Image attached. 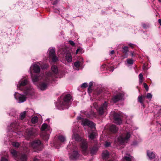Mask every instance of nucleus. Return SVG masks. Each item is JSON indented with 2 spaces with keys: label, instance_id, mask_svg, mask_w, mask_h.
<instances>
[{
  "label": "nucleus",
  "instance_id": "f257e3e1",
  "mask_svg": "<svg viewBox=\"0 0 161 161\" xmlns=\"http://www.w3.org/2000/svg\"><path fill=\"white\" fill-rule=\"evenodd\" d=\"M31 69H32L35 73H38L40 71V66L37 64H34L31 67L30 71L33 82L34 84H36L37 83L36 82L39 81L37 86L42 91L46 90L49 84L53 81L55 80L58 73L57 67L55 65H53L51 67L53 72H49L46 73L45 75L42 77L36 75H33L32 73Z\"/></svg>",
  "mask_w": 161,
  "mask_h": 161
},
{
  "label": "nucleus",
  "instance_id": "f03ea898",
  "mask_svg": "<svg viewBox=\"0 0 161 161\" xmlns=\"http://www.w3.org/2000/svg\"><path fill=\"white\" fill-rule=\"evenodd\" d=\"M28 83V81L26 79L20 80L17 85V89L23 91L24 93L26 96L29 97L33 95L34 90L31 86L26 87L25 86Z\"/></svg>",
  "mask_w": 161,
  "mask_h": 161
},
{
  "label": "nucleus",
  "instance_id": "7ed1b4c3",
  "mask_svg": "<svg viewBox=\"0 0 161 161\" xmlns=\"http://www.w3.org/2000/svg\"><path fill=\"white\" fill-rule=\"evenodd\" d=\"M73 100L70 94H66L64 97L63 99L58 101L56 105L57 107L59 110L68 109L70 106Z\"/></svg>",
  "mask_w": 161,
  "mask_h": 161
},
{
  "label": "nucleus",
  "instance_id": "20e7f679",
  "mask_svg": "<svg viewBox=\"0 0 161 161\" xmlns=\"http://www.w3.org/2000/svg\"><path fill=\"white\" fill-rule=\"evenodd\" d=\"M10 126L12 127L11 129L13 128L14 130L16 129H19L20 131H24V134L25 136H27L28 137H30L31 136H35L37 133V130L36 129L31 128H30L23 129V127L19 128L20 126L19 124L15 122L10 124Z\"/></svg>",
  "mask_w": 161,
  "mask_h": 161
},
{
  "label": "nucleus",
  "instance_id": "39448f33",
  "mask_svg": "<svg viewBox=\"0 0 161 161\" xmlns=\"http://www.w3.org/2000/svg\"><path fill=\"white\" fill-rule=\"evenodd\" d=\"M73 135L72 136L73 139H74L75 141L79 142L81 141L80 146L82 149L83 154L86 155L88 153L87 150L88 148L87 142L86 140L83 139L78 134L74 133V130H73Z\"/></svg>",
  "mask_w": 161,
  "mask_h": 161
},
{
  "label": "nucleus",
  "instance_id": "423d86ee",
  "mask_svg": "<svg viewBox=\"0 0 161 161\" xmlns=\"http://www.w3.org/2000/svg\"><path fill=\"white\" fill-rule=\"evenodd\" d=\"M130 136L129 132H127L120 135L118 138V141L121 144H124L129 141Z\"/></svg>",
  "mask_w": 161,
  "mask_h": 161
},
{
  "label": "nucleus",
  "instance_id": "0eeeda50",
  "mask_svg": "<svg viewBox=\"0 0 161 161\" xmlns=\"http://www.w3.org/2000/svg\"><path fill=\"white\" fill-rule=\"evenodd\" d=\"M30 147L35 149V151H40L43 147L42 144L39 140H36L31 143L30 144Z\"/></svg>",
  "mask_w": 161,
  "mask_h": 161
},
{
  "label": "nucleus",
  "instance_id": "6e6552de",
  "mask_svg": "<svg viewBox=\"0 0 161 161\" xmlns=\"http://www.w3.org/2000/svg\"><path fill=\"white\" fill-rule=\"evenodd\" d=\"M78 120H82L81 124L84 126L87 125L92 128H94V124L92 122L86 119H83L80 116H78L77 118Z\"/></svg>",
  "mask_w": 161,
  "mask_h": 161
},
{
  "label": "nucleus",
  "instance_id": "1a4fd4ad",
  "mask_svg": "<svg viewBox=\"0 0 161 161\" xmlns=\"http://www.w3.org/2000/svg\"><path fill=\"white\" fill-rule=\"evenodd\" d=\"M107 103L105 102L97 109V111L100 115H102L107 113Z\"/></svg>",
  "mask_w": 161,
  "mask_h": 161
},
{
  "label": "nucleus",
  "instance_id": "9d476101",
  "mask_svg": "<svg viewBox=\"0 0 161 161\" xmlns=\"http://www.w3.org/2000/svg\"><path fill=\"white\" fill-rule=\"evenodd\" d=\"M55 50V48H50L49 49V58L51 59L53 62H56L58 60V58L56 56Z\"/></svg>",
  "mask_w": 161,
  "mask_h": 161
},
{
  "label": "nucleus",
  "instance_id": "9b49d317",
  "mask_svg": "<svg viewBox=\"0 0 161 161\" xmlns=\"http://www.w3.org/2000/svg\"><path fill=\"white\" fill-rule=\"evenodd\" d=\"M15 98L18 101L19 103H23L26 100V97L23 95H21L17 92H15L14 94Z\"/></svg>",
  "mask_w": 161,
  "mask_h": 161
},
{
  "label": "nucleus",
  "instance_id": "f8f14e48",
  "mask_svg": "<svg viewBox=\"0 0 161 161\" xmlns=\"http://www.w3.org/2000/svg\"><path fill=\"white\" fill-rule=\"evenodd\" d=\"M114 116L115 123L118 125H120L122 122L120 115L118 113H115L114 114Z\"/></svg>",
  "mask_w": 161,
  "mask_h": 161
},
{
  "label": "nucleus",
  "instance_id": "ddd939ff",
  "mask_svg": "<svg viewBox=\"0 0 161 161\" xmlns=\"http://www.w3.org/2000/svg\"><path fill=\"white\" fill-rule=\"evenodd\" d=\"M95 126V125H94ZM92 129V130L90 133H88V137L90 139L92 140L96 138V136H97V131L95 130V126Z\"/></svg>",
  "mask_w": 161,
  "mask_h": 161
},
{
  "label": "nucleus",
  "instance_id": "4468645a",
  "mask_svg": "<svg viewBox=\"0 0 161 161\" xmlns=\"http://www.w3.org/2000/svg\"><path fill=\"white\" fill-rule=\"evenodd\" d=\"M83 59L81 58H80L79 60H77L74 63V65L76 68H78L80 66L83 64Z\"/></svg>",
  "mask_w": 161,
  "mask_h": 161
},
{
  "label": "nucleus",
  "instance_id": "2eb2a0df",
  "mask_svg": "<svg viewBox=\"0 0 161 161\" xmlns=\"http://www.w3.org/2000/svg\"><path fill=\"white\" fill-rule=\"evenodd\" d=\"M122 95L121 94L115 95L113 97L112 100L114 103H115L122 99Z\"/></svg>",
  "mask_w": 161,
  "mask_h": 161
},
{
  "label": "nucleus",
  "instance_id": "dca6fc26",
  "mask_svg": "<svg viewBox=\"0 0 161 161\" xmlns=\"http://www.w3.org/2000/svg\"><path fill=\"white\" fill-rule=\"evenodd\" d=\"M10 151L11 154L15 158L16 160L18 161L19 160L20 158L18 157V153L16 150L14 149H11Z\"/></svg>",
  "mask_w": 161,
  "mask_h": 161
},
{
  "label": "nucleus",
  "instance_id": "f3484780",
  "mask_svg": "<svg viewBox=\"0 0 161 161\" xmlns=\"http://www.w3.org/2000/svg\"><path fill=\"white\" fill-rule=\"evenodd\" d=\"M79 156V154L77 151H73L72 154L69 156L70 158L73 159H76Z\"/></svg>",
  "mask_w": 161,
  "mask_h": 161
},
{
  "label": "nucleus",
  "instance_id": "a211bd4d",
  "mask_svg": "<svg viewBox=\"0 0 161 161\" xmlns=\"http://www.w3.org/2000/svg\"><path fill=\"white\" fill-rule=\"evenodd\" d=\"M65 59L68 62H71L72 60V57L71 53H67L65 55Z\"/></svg>",
  "mask_w": 161,
  "mask_h": 161
},
{
  "label": "nucleus",
  "instance_id": "6ab92c4d",
  "mask_svg": "<svg viewBox=\"0 0 161 161\" xmlns=\"http://www.w3.org/2000/svg\"><path fill=\"white\" fill-rule=\"evenodd\" d=\"M41 129L42 131H44L46 129L47 132H51L50 128L48 127L47 125L46 124H42Z\"/></svg>",
  "mask_w": 161,
  "mask_h": 161
},
{
  "label": "nucleus",
  "instance_id": "aec40b11",
  "mask_svg": "<svg viewBox=\"0 0 161 161\" xmlns=\"http://www.w3.org/2000/svg\"><path fill=\"white\" fill-rule=\"evenodd\" d=\"M147 156L150 159H153L155 157V154L152 152L149 151H147Z\"/></svg>",
  "mask_w": 161,
  "mask_h": 161
},
{
  "label": "nucleus",
  "instance_id": "412c9836",
  "mask_svg": "<svg viewBox=\"0 0 161 161\" xmlns=\"http://www.w3.org/2000/svg\"><path fill=\"white\" fill-rule=\"evenodd\" d=\"M50 132H47V133H46L45 132H43L42 133V138L46 141H47L49 139V134Z\"/></svg>",
  "mask_w": 161,
  "mask_h": 161
},
{
  "label": "nucleus",
  "instance_id": "4be33fe9",
  "mask_svg": "<svg viewBox=\"0 0 161 161\" xmlns=\"http://www.w3.org/2000/svg\"><path fill=\"white\" fill-rule=\"evenodd\" d=\"M110 130L112 133H116L118 130V128L116 126L114 125H111L109 127Z\"/></svg>",
  "mask_w": 161,
  "mask_h": 161
},
{
  "label": "nucleus",
  "instance_id": "5701e85b",
  "mask_svg": "<svg viewBox=\"0 0 161 161\" xmlns=\"http://www.w3.org/2000/svg\"><path fill=\"white\" fill-rule=\"evenodd\" d=\"M109 153L107 151H105L102 153V158L103 159H106L109 157Z\"/></svg>",
  "mask_w": 161,
  "mask_h": 161
},
{
  "label": "nucleus",
  "instance_id": "b1692460",
  "mask_svg": "<svg viewBox=\"0 0 161 161\" xmlns=\"http://www.w3.org/2000/svg\"><path fill=\"white\" fill-rule=\"evenodd\" d=\"M145 96H139L138 97V101L142 104L143 106H144L143 101L145 99Z\"/></svg>",
  "mask_w": 161,
  "mask_h": 161
},
{
  "label": "nucleus",
  "instance_id": "393cba45",
  "mask_svg": "<svg viewBox=\"0 0 161 161\" xmlns=\"http://www.w3.org/2000/svg\"><path fill=\"white\" fill-rule=\"evenodd\" d=\"M98 150V148L97 147H92L91 150V153L93 155L95 154Z\"/></svg>",
  "mask_w": 161,
  "mask_h": 161
},
{
  "label": "nucleus",
  "instance_id": "a878e982",
  "mask_svg": "<svg viewBox=\"0 0 161 161\" xmlns=\"http://www.w3.org/2000/svg\"><path fill=\"white\" fill-rule=\"evenodd\" d=\"M58 139L61 142H63L66 141L65 136L63 135L59 136L58 137Z\"/></svg>",
  "mask_w": 161,
  "mask_h": 161
},
{
  "label": "nucleus",
  "instance_id": "bb28decb",
  "mask_svg": "<svg viewBox=\"0 0 161 161\" xmlns=\"http://www.w3.org/2000/svg\"><path fill=\"white\" fill-rule=\"evenodd\" d=\"M26 159L27 155L25 154H22L19 159L21 161H26Z\"/></svg>",
  "mask_w": 161,
  "mask_h": 161
},
{
  "label": "nucleus",
  "instance_id": "cd10ccee",
  "mask_svg": "<svg viewBox=\"0 0 161 161\" xmlns=\"http://www.w3.org/2000/svg\"><path fill=\"white\" fill-rule=\"evenodd\" d=\"M26 112L25 111L21 113L20 116V118L22 120L25 118L26 115Z\"/></svg>",
  "mask_w": 161,
  "mask_h": 161
},
{
  "label": "nucleus",
  "instance_id": "c85d7f7f",
  "mask_svg": "<svg viewBox=\"0 0 161 161\" xmlns=\"http://www.w3.org/2000/svg\"><path fill=\"white\" fill-rule=\"evenodd\" d=\"M38 120V117L36 116H35L34 117H33L31 119V121L32 122V123L33 124H35L36 123Z\"/></svg>",
  "mask_w": 161,
  "mask_h": 161
},
{
  "label": "nucleus",
  "instance_id": "c756f323",
  "mask_svg": "<svg viewBox=\"0 0 161 161\" xmlns=\"http://www.w3.org/2000/svg\"><path fill=\"white\" fill-rule=\"evenodd\" d=\"M93 85V83L92 82H91L89 83V85L88 88V92L89 93H91L92 91V89L91 88L92 86Z\"/></svg>",
  "mask_w": 161,
  "mask_h": 161
},
{
  "label": "nucleus",
  "instance_id": "7c9ffc66",
  "mask_svg": "<svg viewBox=\"0 0 161 161\" xmlns=\"http://www.w3.org/2000/svg\"><path fill=\"white\" fill-rule=\"evenodd\" d=\"M132 157L129 156V157L125 156L123 158V160H125L126 161H131Z\"/></svg>",
  "mask_w": 161,
  "mask_h": 161
},
{
  "label": "nucleus",
  "instance_id": "2f4dec72",
  "mask_svg": "<svg viewBox=\"0 0 161 161\" xmlns=\"http://www.w3.org/2000/svg\"><path fill=\"white\" fill-rule=\"evenodd\" d=\"M123 53H126L128 51V47L126 46H125L122 47Z\"/></svg>",
  "mask_w": 161,
  "mask_h": 161
},
{
  "label": "nucleus",
  "instance_id": "473e14b6",
  "mask_svg": "<svg viewBox=\"0 0 161 161\" xmlns=\"http://www.w3.org/2000/svg\"><path fill=\"white\" fill-rule=\"evenodd\" d=\"M139 82L140 83H142L143 81V75L142 73H140L139 75Z\"/></svg>",
  "mask_w": 161,
  "mask_h": 161
},
{
  "label": "nucleus",
  "instance_id": "72a5a7b5",
  "mask_svg": "<svg viewBox=\"0 0 161 161\" xmlns=\"http://www.w3.org/2000/svg\"><path fill=\"white\" fill-rule=\"evenodd\" d=\"M12 145L14 147H17L19 146V144L18 142H13L12 143Z\"/></svg>",
  "mask_w": 161,
  "mask_h": 161
},
{
  "label": "nucleus",
  "instance_id": "f704fd0d",
  "mask_svg": "<svg viewBox=\"0 0 161 161\" xmlns=\"http://www.w3.org/2000/svg\"><path fill=\"white\" fill-rule=\"evenodd\" d=\"M152 97V95L150 93H147L146 95V97L148 99H151Z\"/></svg>",
  "mask_w": 161,
  "mask_h": 161
},
{
  "label": "nucleus",
  "instance_id": "c9c22d12",
  "mask_svg": "<svg viewBox=\"0 0 161 161\" xmlns=\"http://www.w3.org/2000/svg\"><path fill=\"white\" fill-rule=\"evenodd\" d=\"M127 62L128 64H131L133 63V60L131 59H128Z\"/></svg>",
  "mask_w": 161,
  "mask_h": 161
},
{
  "label": "nucleus",
  "instance_id": "e433bc0d",
  "mask_svg": "<svg viewBox=\"0 0 161 161\" xmlns=\"http://www.w3.org/2000/svg\"><path fill=\"white\" fill-rule=\"evenodd\" d=\"M143 85L144 87L145 88L146 90L147 91H148V87L146 83H143Z\"/></svg>",
  "mask_w": 161,
  "mask_h": 161
},
{
  "label": "nucleus",
  "instance_id": "4c0bfd02",
  "mask_svg": "<svg viewBox=\"0 0 161 161\" xmlns=\"http://www.w3.org/2000/svg\"><path fill=\"white\" fill-rule=\"evenodd\" d=\"M87 86V84L86 83H84L82 84L81 85V87L82 88H85Z\"/></svg>",
  "mask_w": 161,
  "mask_h": 161
},
{
  "label": "nucleus",
  "instance_id": "58836bf2",
  "mask_svg": "<svg viewBox=\"0 0 161 161\" xmlns=\"http://www.w3.org/2000/svg\"><path fill=\"white\" fill-rule=\"evenodd\" d=\"M111 145V143L110 142H105V147H109Z\"/></svg>",
  "mask_w": 161,
  "mask_h": 161
},
{
  "label": "nucleus",
  "instance_id": "ea45409f",
  "mask_svg": "<svg viewBox=\"0 0 161 161\" xmlns=\"http://www.w3.org/2000/svg\"><path fill=\"white\" fill-rule=\"evenodd\" d=\"M1 161H8L7 158L4 157H2V159H1Z\"/></svg>",
  "mask_w": 161,
  "mask_h": 161
},
{
  "label": "nucleus",
  "instance_id": "a19ab883",
  "mask_svg": "<svg viewBox=\"0 0 161 161\" xmlns=\"http://www.w3.org/2000/svg\"><path fill=\"white\" fill-rule=\"evenodd\" d=\"M69 43L72 46H74L75 45V43L72 41H69Z\"/></svg>",
  "mask_w": 161,
  "mask_h": 161
},
{
  "label": "nucleus",
  "instance_id": "79ce46f5",
  "mask_svg": "<svg viewBox=\"0 0 161 161\" xmlns=\"http://www.w3.org/2000/svg\"><path fill=\"white\" fill-rule=\"evenodd\" d=\"M142 26L144 28H147L148 27V25L145 24H142Z\"/></svg>",
  "mask_w": 161,
  "mask_h": 161
},
{
  "label": "nucleus",
  "instance_id": "37998d69",
  "mask_svg": "<svg viewBox=\"0 0 161 161\" xmlns=\"http://www.w3.org/2000/svg\"><path fill=\"white\" fill-rule=\"evenodd\" d=\"M128 45H129V46L131 48H133L134 47V45L133 44H132V43H129Z\"/></svg>",
  "mask_w": 161,
  "mask_h": 161
},
{
  "label": "nucleus",
  "instance_id": "c03bdc74",
  "mask_svg": "<svg viewBox=\"0 0 161 161\" xmlns=\"http://www.w3.org/2000/svg\"><path fill=\"white\" fill-rule=\"evenodd\" d=\"M58 145V146L57 144H55L54 145V146L56 148H58L61 145V144H59Z\"/></svg>",
  "mask_w": 161,
  "mask_h": 161
},
{
  "label": "nucleus",
  "instance_id": "a18cd8bd",
  "mask_svg": "<svg viewBox=\"0 0 161 161\" xmlns=\"http://www.w3.org/2000/svg\"><path fill=\"white\" fill-rule=\"evenodd\" d=\"M58 2V0H55L54 2L53 3V5H55Z\"/></svg>",
  "mask_w": 161,
  "mask_h": 161
},
{
  "label": "nucleus",
  "instance_id": "49530a36",
  "mask_svg": "<svg viewBox=\"0 0 161 161\" xmlns=\"http://www.w3.org/2000/svg\"><path fill=\"white\" fill-rule=\"evenodd\" d=\"M33 161H39L38 159L36 157H35Z\"/></svg>",
  "mask_w": 161,
  "mask_h": 161
},
{
  "label": "nucleus",
  "instance_id": "de8ad7c7",
  "mask_svg": "<svg viewBox=\"0 0 161 161\" xmlns=\"http://www.w3.org/2000/svg\"><path fill=\"white\" fill-rule=\"evenodd\" d=\"M114 53V51L113 50L111 51L110 52V54L112 55Z\"/></svg>",
  "mask_w": 161,
  "mask_h": 161
},
{
  "label": "nucleus",
  "instance_id": "09e8293b",
  "mask_svg": "<svg viewBox=\"0 0 161 161\" xmlns=\"http://www.w3.org/2000/svg\"><path fill=\"white\" fill-rule=\"evenodd\" d=\"M80 50V49L79 48H78L77 49L76 51V54H77L78 52Z\"/></svg>",
  "mask_w": 161,
  "mask_h": 161
},
{
  "label": "nucleus",
  "instance_id": "8fccbe9b",
  "mask_svg": "<svg viewBox=\"0 0 161 161\" xmlns=\"http://www.w3.org/2000/svg\"><path fill=\"white\" fill-rule=\"evenodd\" d=\"M158 23L160 24V25L161 26V19H159L158 20Z\"/></svg>",
  "mask_w": 161,
  "mask_h": 161
},
{
  "label": "nucleus",
  "instance_id": "3c124183",
  "mask_svg": "<svg viewBox=\"0 0 161 161\" xmlns=\"http://www.w3.org/2000/svg\"><path fill=\"white\" fill-rule=\"evenodd\" d=\"M158 0V1L159 2L161 3V0Z\"/></svg>",
  "mask_w": 161,
  "mask_h": 161
},
{
  "label": "nucleus",
  "instance_id": "603ef678",
  "mask_svg": "<svg viewBox=\"0 0 161 161\" xmlns=\"http://www.w3.org/2000/svg\"><path fill=\"white\" fill-rule=\"evenodd\" d=\"M9 115H11L13 116V115H12V114H9Z\"/></svg>",
  "mask_w": 161,
  "mask_h": 161
},
{
  "label": "nucleus",
  "instance_id": "864d4df0",
  "mask_svg": "<svg viewBox=\"0 0 161 161\" xmlns=\"http://www.w3.org/2000/svg\"><path fill=\"white\" fill-rule=\"evenodd\" d=\"M109 161H113V160H109Z\"/></svg>",
  "mask_w": 161,
  "mask_h": 161
},
{
  "label": "nucleus",
  "instance_id": "5fc2aeb1",
  "mask_svg": "<svg viewBox=\"0 0 161 161\" xmlns=\"http://www.w3.org/2000/svg\"><path fill=\"white\" fill-rule=\"evenodd\" d=\"M69 147V146H68V147Z\"/></svg>",
  "mask_w": 161,
  "mask_h": 161
},
{
  "label": "nucleus",
  "instance_id": "6e6d98bb",
  "mask_svg": "<svg viewBox=\"0 0 161 161\" xmlns=\"http://www.w3.org/2000/svg\"><path fill=\"white\" fill-rule=\"evenodd\" d=\"M133 54H132V56H133Z\"/></svg>",
  "mask_w": 161,
  "mask_h": 161
},
{
  "label": "nucleus",
  "instance_id": "4d7b16f0",
  "mask_svg": "<svg viewBox=\"0 0 161 161\" xmlns=\"http://www.w3.org/2000/svg\"><path fill=\"white\" fill-rule=\"evenodd\" d=\"M160 110H161V108H160Z\"/></svg>",
  "mask_w": 161,
  "mask_h": 161
}]
</instances>
